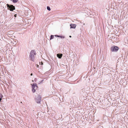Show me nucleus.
Returning a JSON list of instances; mask_svg holds the SVG:
<instances>
[{
    "mask_svg": "<svg viewBox=\"0 0 128 128\" xmlns=\"http://www.w3.org/2000/svg\"><path fill=\"white\" fill-rule=\"evenodd\" d=\"M36 54V52L35 50H32L30 53L29 56V60L34 62L35 60V56Z\"/></svg>",
    "mask_w": 128,
    "mask_h": 128,
    "instance_id": "obj_1",
    "label": "nucleus"
},
{
    "mask_svg": "<svg viewBox=\"0 0 128 128\" xmlns=\"http://www.w3.org/2000/svg\"><path fill=\"white\" fill-rule=\"evenodd\" d=\"M6 5L8 9L10 10V11H13L15 9L14 6L12 5L7 4Z\"/></svg>",
    "mask_w": 128,
    "mask_h": 128,
    "instance_id": "obj_2",
    "label": "nucleus"
},
{
    "mask_svg": "<svg viewBox=\"0 0 128 128\" xmlns=\"http://www.w3.org/2000/svg\"><path fill=\"white\" fill-rule=\"evenodd\" d=\"M38 88L37 84L36 83H34L32 86V91L33 93H34L36 92V90Z\"/></svg>",
    "mask_w": 128,
    "mask_h": 128,
    "instance_id": "obj_3",
    "label": "nucleus"
},
{
    "mask_svg": "<svg viewBox=\"0 0 128 128\" xmlns=\"http://www.w3.org/2000/svg\"><path fill=\"white\" fill-rule=\"evenodd\" d=\"M35 101L38 103H40L41 100V97L40 96L38 95L37 96H36L35 98Z\"/></svg>",
    "mask_w": 128,
    "mask_h": 128,
    "instance_id": "obj_4",
    "label": "nucleus"
},
{
    "mask_svg": "<svg viewBox=\"0 0 128 128\" xmlns=\"http://www.w3.org/2000/svg\"><path fill=\"white\" fill-rule=\"evenodd\" d=\"M119 49L118 47L116 46H114L110 48L112 52H117Z\"/></svg>",
    "mask_w": 128,
    "mask_h": 128,
    "instance_id": "obj_5",
    "label": "nucleus"
},
{
    "mask_svg": "<svg viewBox=\"0 0 128 128\" xmlns=\"http://www.w3.org/2000/svg\"><path fill=\"white\" fill-rule=\"evenodd\" d=\"M70 28H75L76 27V25L73 24H70Z\"/></svg>",
    "mask_w": 128,
    "mask_h": 128,
    "instance_id": "obj_6",
    "label": "nucleus"
},
{
    "mask_svg": "<svg viewBox=\"0 0 128 128\" xmlns=\"http://www.w3.org/2000/svg\"><path fill=\"white\" fill-rule=\"evenodd\" d=\"M62 56V54H57V56L59 58H61Z\"/></svg>",
    "mask_w": 128,
    "mask_h": 128,
    "instance_id": "obj_7",
    "label": "nucleus"
},
{
    "mask_svg": "<svg viewBox=\"0 0 128 128\" xmlns=\"http://www.w3.org/2000/svg\"><path fill=\"white\" fill-rule=\"evenodd\" d=\"M2 95L1 94H0V102H1V101L2 100Z\"/></svg>",
    "mask_w": 128,
    "mask_h": 128,
    "instance_id": "obj_8",
    "label": "nucleus"
},
{
    "mask_svg": "<svg viewBox=\"0 0 128 128\" xmlns=\"http://www.w3.org/2000/svg\"><path fill=\"white\" fill-rule=\"evenodd\" d=\"M54 38V36L52 35H51L50 36V40H51L52 39Z\"/></svg>",
    "mask_w": 128,
    "mask_h": 128,
    "instance_id": "obj_9",
    "label": "nucleus"
},
{
    "mask_svg": "<svg viewBox=\"0 0 128 128\" xmlns=\"http://www.w3.org/2000/svg\"><path fill=\"white\" fill-rule=\"evenodd\" d=\"M18 1V0H12L13 3H15L17 2Z\"/></svg>",
    "mask_w": 128,
    "mask_h": 128,
    "instance_id": "obj_10",
    "label": "nucleus"
},
{
    "mask_svg": "<svg viewBox=\"0 0 128 128\" xmlns=\"http://www.w3.org/2000/svg\"><path fill=\"white\" fill-rule=\"evenodd\" d=\"M47 9L49 11L51 9L49 6H47Z\"/></svg>",
    "mask_w": 128,
    "mask_h": 128,
    "instance_id": "obj_11",
    "label": "nucleus"
},
{
    "mask_svg": "<svg viewBox=\"0 0 128 128\" xmlns=\"http://www.w3.org/2000/svg\"><path fill=\"white\" fill-rule=\"evenodd\" d=\"M59 37H60L61 38H65V37L64 36H59Z\"/></svg>",
    "mask_w": 128,
    "mask_h": 128,
    "instance_id": "obj_12",
    "label": "nucleus"
},
{
    "mask_svg": "<svg viewBox=\"0 0 128 128\" xmlns=\"http://www.w3.org/2000/svg\"><path fill=\"white\" fill-rule=\"evenodd\" d=\"M55 36H57V37H59V36L58 35H55Z\"/></svg>",
    "mask_w": 128,
    "mask_h": 128,
    "instance_id": "obj_13",
    "label": "nucleus"
},
{
    "mask_svg": "<svg viewBox=\"0 0 128 128\" xmlns=\"http://www.w3.org/2000/svg\"><path fill=\"white\" fill-rule=\"evenodd\" d=\"M17 15L16 14H15L14 15V16L15 18L16 17H17Z\"/></svg>",
    "mask_w": 128,
    "mask_h": 128,
    "instance_id": "obj_14",
    "label": "nucleus"
},
{
    "mask_svg": "<svg viewBox=\"0 0 128 128\" xmlns=\"http://www.w3.org/2000/svg\"><path fill=\"white\" fill-rule=\"evenodd\" d=\"M41 65L43 64V63L42 62H41Z\"/></svg>",
    "mask_w": 128,
    "mask_h": 128,
    "instance_id": "obj_15",
    "label": "nucleus"
},
{
    "mask_svg": "<svg viewBox=\"0 0 128 128\" xmlns=\"http://www.w3.org/2000/svg\"><path fill=\"white\" fill-rule=\"evenodd\" d=\"M32 73H31V74H30V76H32Z\"/></svg>",
    "mask_w": 128,
    "mask_h": 128,
    "instance_id": "obj_16",
    "label": "nucleus"
},
{
    "mask_svg": "<svg viewBox=\"0 0 128 128\" xmlns=\"http://www.w3.org/2000/svg\"><path fill=\"white\" fill-rule=\"evenodd\" d=\"M69 37L70 38H71L72 37V36H69Z\"/></svg>",
    "mask_w": 128,
    "mask_h": 128,
    "instance_id": "obj_17",
    "label": "nucleus"
},
{
    "mask_svg": "<svg viewBox=\"0 0 128 128\" xmlns=\"http://www.w3.org/2000/svg\"><path fill=\"white\" fill-rule=\"evenodd\" d=\"M43 80H42V81H41V82H43Z\"/></svg>",
    "mask_w": 128,
    "mask_h": 128,
    "instance_id": "obj_18",
    "label": "nucleus"
},
{
    "mask_svg": "<svg viewBox=\"0 0 128 128\" xmlns=\"http://www.w3.org/2000/svg\"><path fill=\"white\" fill-rule=\"evenodd\" d=\"M8 34H8V33H7V35H8Z\"/></svg>",
    "mask_w": 128,
    "mask_h": 128,
    "instance_id": "obj_19",
    "label": "nucleus"
},
{
    "mask_svg": "<svg viewBox=\"0 0 128 128\" xmlns=\"http://www.w3.org/2000/svg\"><path fill=\"white\" fill-rule=\"evenodd\" d=\"M11 0V1H12V0Z\"/></svg>",
    "mask_w": 128,
    "mask_h": 128,
    "instance_id": "obj_20",
    "label": "nucleus"
}]
</instances>
